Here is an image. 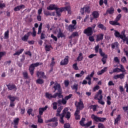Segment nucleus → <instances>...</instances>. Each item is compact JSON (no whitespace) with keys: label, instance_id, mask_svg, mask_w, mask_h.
<instances>
[{"label":"nucleus","instance_id":"24","mask_svg":"<svg viewBox=\"0 0 128 128\" xmlns=\"http://www.w3.org/2000/svg\"><path fill=\"white\" fill-rule=\"evenodd\" d=\"M26 8V6L24 4L18 6H16L14 8V12H18L19 10H22V8Z\"/></svg>","mask_w":128,"mask_h":128},{"label":"nucleus","instance_id":"61","mask_svg":"<svg viewBox=\"0 0 128 128\" xmlns=\"http://www.w3.org/2000/svg\"><path fill=\"white\" fill-rule=\"evenodd\" d=\"M64 128H70V124L69 123H66L64 124Z\"/></svg>","mask_w":128,"mask_h":128},{"label":"nucleus","instance_id":"4","mask_svg":"<svg viewBox=\"0 0 128 128\" xmlns=\"http://www.w3.org/2000/svg\"><path fill=\"white\" fill-rule=\"evenodd\" d=\"M102 90H100L98 92L96 93V94L94 96V100H98L99 104H100L104 105V102L102 101Z\"/></svg>","mask_w":128,"mask_h":128},{"label":"nucleus","instance_id":"57","mask_svg":"<svg viewBox=\"0 0 128 128\" xmlns=\"http://www.w3.org/2000/svg\"><path fill=\"white\" fill-rule=\"evenodd\" d=\"M121 62H122L123 64H126V56H123V57L121 58Z\"/></svg>","mask_w":128,"mask_h":128},{"label":"nucleus","instance_id":"25","mask_svg":"<svg viewBox=\"0 0 128 128\" xmlns=\"http://www.w3.org/2000/svg\"><path fill=\"white\" fill-rule=\"evenodd\" d=\"M58 122V118L56 117H54L53 118H52L51 119L48 120L46 121V124H48V122Z\"/></svg>","mask_w":128,"mask_h":128},{"label":"nucleus","instance_id":"38","mask_svg":"<svg viewBox=\"0 0 128 128\" xmlns=\"http://www.w3.org/2000/svg\"><path fill=\"white\" fill-rule=\"evenodd\" d=\"M84 74V70H82L81 71L80 74H76L75 76L76 78H82V76Z\"/></svg>","mask_w":128,"mask_h":128},{"label":"nucleus","instance_id":"7","mask_svg":"<svg viewBox=\"0 0 128 128\" xmlns=\"http://www.w3.org/2000/svg\"><path fill=\"white\" fill-rule=\"evenodd\" d=\"M99 54L101 56H102L101 60L103 64H106V60H108V54H106L104 52H102V50L100 48L99 49Z\"/></svg>","mask_w":128,"mask_h":128},{"label":"nucleus","instance_id":"14","mask_svg":"<svg viewBox=\"0 0 128 128\" xmlns=\"http://www.w3.org/2000/svg\"><path fill=\"white\" fill-rule=\"evenodd\" d=\"M58 94H54L53 96L48 92H46L45 94V96L46 98H48V100H52V98H56Z\"/></svg>","mask_w":128,"mask_h":128},{"label":"nucleus","instance_id":"39","mask_svg":"<svg viewBox=\"0 0 128 128\" xmlns=\"http://www.w3.org/2000/svg\"><path fill=\"white\" fill-rule=\"evenodd\" d=\"M64 34L62 32V30H60L58 34V38H64Z\"/></svg>","mask_w":128,"mask_h":128},{"label":"nucleus","instance_id":"26","mask_svg":"<svg viewBox=\"0 0 128 128\" xmlns=\"http://www.w3.org/2000/svg\"><path fill=\"white\" fill-rule=\"evenodd\" d=\"M106 70H108V67H104L102 70L100 71H98L97 72V74L98 76H102V74H104V72H106Z\"/></svg>","mask_w":128,"mask_h":128},{"label":"nucleus","instance_id":"23","mask_svg":"<svg viewBox=\"0 0 128 128\" xmlns=\"http://www.w3.org/2000/svg\"><path fill=\"white\" fill-rule=\"evenodd\" d=\"M62 108H64V107L62 106H60L59 108H58L56 110V116H62V114H60V112H62Z\"/></svg>","mask_w":128,"mask_h":128},{"label":"nucleus","instance_id":"49","mask_svg":"<svg viewBox=\"0 0 128 128\" xmlns=\"http://www.w3.org/2000/svg\"><path fill=\"white\" fill-rule=\"evenodd\" d=\"M53 110H58V102H54L52 103Z\"/></svg>","mask_w":128,"mask_h":128},{"label":"nucleus","instance_id":"47","mask_svg":"<svg viewBox=\"0 0 128 128\" xmlns=\"http://www.w3.org/2000/svg\"><path fill=\"white\" fill-rule=\"evenodd\" d=\"M91 124H92V121L90 120L87 123L85 124V128H88L89 126H90Z\"/></svg>","mask_w":128,"mask_h":128},{"label":"nucleus","instance_id":"10","mask_svg":"<svg viewBox=\"0 0 128 128\" xmlns=\"http://www.w3.org/2000/svg\"><path fill=\"white\" fill-rule=\"evenodd\" d=\"M84 34L88 36H92V34H94L92 28L91 27L87 28L84 30Z\"/></svg>","mask_w":128,"mask_h":128},{"label":"nucleus","instance_id":"29","mask_svg":"<svg viewBox=\"0 0 128 128\" xmlns=\"http://www.w3.org/2000/svg\"><path fill=\"white\" fill-rule=\"evenodd\" d=\"M92 16L94 18H98L100 16V14L97 11H94Z\"/></svg>","mask_w":128,"mask_h":128},{"label":"nucleus","instance_id":"28","mask_svg":"<svg viewBox=\"0 0 128 128\" xmlns=\"http://www.w3.org/2000/svg\"><path fill=\"white\" fill-rule=\"evenodd\" d=\"M114 12V7H110L108 10H106V14H112Z\"/></svg>","mask_w":128,"mask_h":128},{"label":"nucleus","instance_id":"54","mask_svg":"<svg viewBox=\"0 0 128 128\" xmlns=\"http://www.w3.org/2000/svg\"><path fill=\"white\" fill-rule=\"evenodd\" d=\"M120 70H121V72H126V69H124V66H122V64H120Z\"/></svg>","mask_w":128,"mask_h":128},{"label":"nucleus","instance_id":"46","mask_svg":"<svg viewBox=\"0 0 128 128\" xmlns=\"http://www.w3.org/2000/svg\"><path fill=\"white\" fill-rule=\"evenodd\" d=\"M85 8V12L86 14H90V8L89 6H87L86 8Z\"/></svg>","mask_w":128,"mask_h":128},{"label":"nucleus","instance_id":"64","mask_svg":"<svg viewBox=\"0 0 128 128\" xmlns=\"http://www.w3.org/2000/svg\"><path fill=\"white\" fill-rule=\"evenodd\" d=\"M44 14L45 16H52V13L48 11H45L44 12Z\"/></svg>","mask_w":128,"mask_h":128},{"label":"nucleus","instance_id":"50","mask_svg":"<svg viewBox=\"0 0 128 128\" xmlns=\"http://www.w3.org/2000/svg\"><path fill=\"white\" fill-rule=\"evenodd\" d=\"M120 71H122V70L118 68L113 69V72H120Z\"/></svg>","mask_w":128,"mask_h":128},{"label":"nucleus","instance_id":"31","mask_svg":"<svg viewBox=\"0 0 128 128\" xmlns=\"http://www.w3.org/2000/svg\"><path fill=\"white\" fill-rule=\"evenodd\" d=\"M36 84H42L44 82V80L43 79H42L40 78H38L37 80H36Z\"/></svg>","mask_w":128,"mask_h":128},{"label":"nucleus","instance_id":"32","mask_svg":"<svg viewBox=\"0 0 128 128\" xmlns=\"http://www.w3.org/2000/svg\"><path fill=\"white\" fill-rule=\"evenodd\" d=\"M98 28H100V30H106V27L104 26V24H100L98 25Z\"/></svg>","mask_w":128,"mask_h":128},{"label":"nucleus","instance_id":"3","mask_svg":"<svg viewBox=\"0 0 128 128\" xmlns=\"http://www.w3.org/2000/svg\"><path fill=\"white\" fill-rule=\"evenodd\" d=\"M54 89L55 92L56 90H58V92L55 94H56V95L59 98H64V96H62V87L60 86V84L56 83L54 84Z\"/></svg>","mask_w":128,"mask_h":128},{"label":"nucleus","instance_id":"37","mask_svg":"<svg viewBox=\"0 0 128 128\" xmlns=\"http://www.w3.org/2000/svg\"><path fill=\"white\" fill-rule=\"evenodd\" d=\"M10 36V30H7L6 32H5L4 34V38L5 39L8 40Z\"/></svg>","mask_w":128,"mask_h":128},{"label":"nucleus","instance_id":"15","mask_svg":"<svg viewBox=\"0 0 128 128\" xmlns=\"http://www.w3.org/2000/svg\"><path fill=\"white\" fill-rule=\"evenodd\" d=\"M6 86L9 90H14L15 92H16V90H18L16 86L14 84H8Z\"/></svg>","mask_w":128,"mask_h":128},{"label":"nucleus","instance_id":"20","mask_svg":"<svg viewBox=\"0 0 128 128\" xmlns=\"http://www.w3.org/2000/svg\"><path fill=\"white\" fill-rule=\"evenodd\" d=\"M48 106H44V108H39V115L38 116H42L43 114H44V112L45 110H46L48 109Z\"/></svg>","mask_w":128,"mask_h":128},{"label":"nucleus","instance_id":"12","mask_svg":"<svg viewBox=\"0 0 128 128\" xmlns=\"http://www.w3.org/2000/svg\"><path fill=\"white\" fill-rule=\"evenodd\" d=\"M60 12H66V10L69 14H72L70 6L60 8Z\"/></svg>","mask_w":128,"mask_h":128},{"label":"nucleus","instance_id":"56","mask_svg":"<svg viewBox=\"0 0 128 128\" xmlns=\"http://www.w3.org/2000/svg\"><path fill=\"white\" fill-rule=\"evenodd\" d=\"M72 94H70L68 96H67L64 97L65 100H68L72 98Z\"/></svg>","mask_w":128,"mask_h":128},{"label":"nucleus","instance_id":"27","mask_svg":"<svg viewBox=\"0 0 128 128\" xmlns=\"http://www.w3.org/2000/svg\"><path fill=\"white\" fill-rule=\"evenodd\" d=\"M120 120H122V116L120 114H118L114 120V124H118V122L120 121Z\"/></svg>","mask_w":128,"mask_h":128},{"label":"nucleus","instance_id":"60","mask_svg":"<svg viewBox=\"0 0 128 128\" xmlns=\"http://www.w3.org/2000/svg\"><path fill=\"white\" fill-rule=\"evenodd\" d=\"M84 7L80 8V12L81 14H82V16H83V14H84Z\"/></svg>","mask_w":128,"mask_h":128},{"label":"nucleus","instance_id":"62","mask_svg":"<svg viewBox=\"0 0 128 128\" xmlns=\"http://www.w3.org/2000/svg\"><path fill=\"white\" fill-rule=\"evenodd\" d=\"M98 48H100V45H97L94 48L95 52L98 53Z\"/></svg>","mask_w":128,"mask_h":128},{"label":"nucleus","instance_id":"42","mask_svg":"<svg viewBox=\"0 0 128 128\" xmlns=\"http://www.w3.org/2000/svg\"><path fill=\"white\" fill-rule=\"evenodd\" d=\"M86 80H88V84L89 86H90V84H92V78H90V76H88L86 78Z\"/></svg>","mask_w":128,"mask_h":128},{"label":"nucleus","instance_id":"1","mask_svg":"<svg viewBox=\"0 0 128 128\" xmlns=\"http://www.w3.org/2000/svg\"><path fill=\"white\" fill-rule=\"evenodd\" d=\"M91 118L92 120H93L94 122V124H96V122H100L98 125V128H106L102 122H104L106 120V118L98 117L94 114H92L91 116Z\"/></svg>","mask_w":128,"mask_h":128},{"label":"nucleus","instance_id":"43","mask_svg":"<svg viewBox=\"0 0 128 128\" xmlns=\"http://www.w3.org/2000/svg\"><path fill=\"white\" fill-rule=\"evenodd\" d=\"M58 122H56L55 123L53 124H48V126H52V128H56V126H58Z\"/></svg>","mask_w":128,"mask_h":128},{"label":"nucleus","instance_id":"2","mask_svg":"<svg viewBox=\"0 0 128 128\" xmlns=\"http://www.w3.org/2000/svg\"><path fill=\"white\" fill-rule=\"evenodd\" d=\"M114 35L115 36L116 38H121L124 43H125L126 42V44L128 45V38L126 37V35L125 30L122 31L121 34L120 33V32L116 30H115Z\"/></svg>","mask_w":128,"mask_h":128},{"label":"nucleus","instance_id":"22","mask_svg":"<svg viewBox=\"0 0 128 128\" xmlns=\"http://www.w3.org/2000/svg\"><path fill=\"white\" fill-rule=\"evenodd\" d=\"M30 36V32H28L27 34L22 38V40H23V42H28Z\"/></svg>","mask_w":128,"mask_h":128},{"label":"nucleus","instance_id":"21","mask_svg":"<svg viewBox=\"0 0 128 128\" xmlns=\"http://www.w3.org/2000/svg\"><path fill=\"white\" fill-rule=\"evenodd\" d=\"M104 34H100L96 35V42H100V40H104Z\"/></svg>","mask_w":128,"mask_h":128},{"label":"nucleus","instance_id":"13","mask_svg":"<svg viewBox=\"0 0 128 128\" xmlns=\"http://www.w3.org/2000/svg\"><path fill=\"white\" fill-rule=\"evenodd\" d=\"M66 112H68V108H64L62 110V113L60 116H58L60 118V122H61L62 124H64V118L65 116Z\"/></svg>","mask_w":128,"mask_h":128},{"label":"nucleus","instance_id":"52","mask_svg":"<svg viewBox=\"0 0 128 128\" xmlns=\"http://www.w3.org/2000/svg\"><path fill=\"white\" fill-rule=\"evenodd\" d=\"M63 11H60V9H58V10H56V16H62V14H60V12H62Z\"/></svg>","mask_w":128,"mask_h":128},{"label":"nucleus","instance_id":"33","mask_svg":"<svg viewBox=\"0 0 128 128\" xmlns=\"http://www.w3.org/2000/svg\"><path fill=\"white\" fill-rule=\"evenodd\" d=\"M84 122H86V118H82L81 120L80 121V124L82 126H85L86 124H84Z\"/></svg>","mask_w":128,"mask_h":128},{"label":"nucleus","instance_id":"6","mask_svg":"<svg viewBox=\"0 0 128 128\" xmlns=\"http://www.w3.org/2000/svg\"><path fill=\"white\" fill-rule=\"evenodd\" d=\"M122 18V14H118L116 17L114 21L110 20L109 24L112 26H120V24L118 22V21Z\"/></svg>","mask_w":128,"mask_h":128},{"label":"nucleus","instance_id":"48","mask_svg":"<svg viewBox=\"0 0 128 128\" xmlns=\"http://www.w3.org/2000/svg\"><path fill=\"white\" fill-rule=\"evenodd\" d=\"M18 122H20V118H15L14 120V124H18Z\"/></svg>","mask_w":128,"mask_h":128},{"label":"nucleus","instance_id":"58","mask_svg":"<svg viewBox=\"0 0 128 128\" xmlns=\"http://www.w3.org/2000/svg\"><path fill=\"white\" fill-rule=\"evenodd\" d=\"M72 36H73V38H76V36H78V32H74L72 34Z\"/></svg>","mask_w":128,"mask_h":128},{"label":"nucleus","instance_id":"34","mask_svg":"<svg viewBox=\"0 0 128 128\" xmlns=\"http://www.w3.org/2000/svg\"><path fill=\"white\" fill-rule=\"evenodd\" d=\"M82 58H84V56H82V53H80L76 58V60L78 62H82Z\"/></svg>","mask_w":128,"mask_h":128},{"label":"nucleus","instance_id":"9","mask_svg":"<svg viewBox=\"0 0 128 128\" xmlns=\"http://www.w3.org/2000/svg\"><path fill=\"white\" fill-rule=\"evenodd\" d=\"M75 106L76 108V110H80H80H82L84 109V102H82V101L81 100H80V102H75Z\"/></svg>","mask_w":128,"mask_h":128},{"label":"nucleus","instance_id":"17","mask_svg":"<svg viewBox=\"0 0 128 128\" xmlns=\"http://www.w3.org/2000/svg\"><path fill=\"white\" fill-rule=\"evenodd\" d=\"M47 10H60V8L56 7V5L54 4H52L47 8Z\"/></svg>","mask_w":128,"mask_h":128},{"label":"nucleus","instance_id":"55","mask_svg":"<svg viewBox=\"0 0 128 128\" xmlns=\"http://www.w3.org/2000/svg\"><path fill=\"white\" fill-rule=\"evenodd\" d=\"M73 68L75 70H78V64L76 63L74 64L72 66Z\"/></svg>","mask_w":128,"mask_h":128},{"label":"nucleus","instance_id":"59","mask_svg":"<svg viewBox=\"0 0 128 128\" xmlns=\"http://www.w3.org/2000/svg\"><path fill=\"white\" fill-rule=\"evenodd\" d=\"M118 75L119 78H120V80H122L124 78V73L120 74Z\"/></svg>","mask_w":128,"mask_h":128},{"label":"nucleus","instance_id":"5","mask_svg":"<svg viewBox=\"0 0 128 128\" xmlns=\"http://www.w3.org/2000/svg\"><path fill=\"white\" fill-rule=\"evenodd\" d=\"M42 65V62H38L36 63L32 64L29 66V71L30 72V74H31V76H34L35 68L38 66Z\"/></svg>","mask_w":128,"mask_h":128},{"label":"nucleus","instance_id":"51","mask_svg":"<svg viewBox=\"0 0 128 128\" xmlns=\"http://www.w3.org/2000/svg\"><path fill=\"white\" fill-rule=\"evenodd\" d=\"M65 118H68V120L70 118V112H66V115L65 116Z\"/></svg>","mask_w":128,"mask_h":128},{"label":"nucleus","instance_id":"53","mask_svg":"<svg viewBox=\"0 0 128 128\" xmlns=\"http://www.w3.org/2000/svg\"><path fill=\"white\" fill-rule=\"evenodd\" d=\"M64 84L65 86V88H68V86H70V81H68V80H65L64 81Z\"/></svg>","mask_w":128,"mask_h":128},{"label":"nucleus","instance_id":"30","mask_svg":"<svg viewBox=\"0 0 128 128\" xmlns=\"http://www.w3.org/2000/svg\"><path fill=\"white\" fill-rule=\"evenodd\" d=\"M22 76L24 80H28V78H30V76H28V73L27 72H23Z\"/></svg>","mask_w":128,"mask_h":128},{"label":"nucleus","instance_id":"44","mask_svg":"<svg viewBox=\"0 0 128 128\" xmlns=\"http://www.w3.org/2000/svg\"><path fill=\"white\" fill-rule=\"evenodd\" d=\"M50 48H52V45H46L45 46V50L46 52H50Z\"/></svg>","mask_w":128,"mask_h":128},{"label":"nucleus","instance_id":"41","mask_svg":"<svg viewBox=\"0 0 128 128\" xmlns=\"http://www.w3.org/2000/svg\"><path fill=\"white\" fill-rule=\"evenodd\" d=\"M111 46L113 50L114 48H118V42H114V43H112Z\"/></svg>","mask_w":128,"mask_h":128},{"label":"nucleus","instance_id":"36","mask_svg":"<svg viewBox=\"0 0 128 128\" xmlns=\"http://www.w3.org/2000/svg\"><path fill=\"white\" fill-rule=\"evenodd\" d=\"M24 48H21L18 51H17L16 52H15L13 56H20V54H22V52H24Z\"/></svg>","mask_w":128,"mask_h":128},{"label":"nucleus","instance_id":"16","mask_svg":"<svg viewBox=\"0 0 128 128\" xmlns=\"http://www.w3.org/2000/svg\"><path fill=\"white\" fill-rule=\"evenodd\" d=\"M38 78H46V76L44 74V72L38 71L36 72Z\"/></svg>","mask_w":128,"mask_h":128},{"label":"nucleus","instance_id":"63","mask_svg":"<svg viewBox=\"0 0 128 128\" xmlns=\"http://www.w3.org/2000/svg\"><path fill=\"white\" fill-rule=\"evenodd\" d=\"M114 61L115 62H116L117 64H120V59H118V57L114 58Z\"/></svg>","mask_w":128,"mask_h":128},{"label":"nucleus","instance_id":"40","mask_svg":"<svg viewBox=\"0 0 128 128\" xmlns=\"http://www.w3.org/2000/svg\"><path fill=\"white\" fill-rule=\"evenodd\" d=\"M37 118H38V122L39 124H43L44 123V120L42 118V116L38 115Z\"/></svg>","mask_w":128,"mask_h":128},{"label":"nucleus","instance_id":"18","mask_svg":"<svg viewBox=\"0 0 128 128\" xmlns=\"http://www.w3.org/2000/svg\"><path fill=\"white\" fill-rule=\"evenodd\" d=\"M68 64V56H66L64 60H62L60 62V66H66Z\"/></svg>","mask_w":128,"mask_h":128},{"label":"nucleus","instance_id":"45","mask_svg":"<svg viewBox=\"0 0 128 128\" xmlns=\"http://www.w3.org/2000/svg\"><path fill=\"white\" fill-rule=\"evenodd\" d=\"M89 108L90 110H92L93 112H96V105H91Z\"/></svg>","mask_w":128,"mask_h":128},{"label":"nucleus","instance_id":"11","mask_svg":"<svg viewBox=\"0 0 128 128\" xmlns=\"http://www.w3.org/2000/svg\"><path fill=\"white\" fill-rule=\"evenodd\" d=\"M8 98H9L10 100V106L14 108V102L16 101V97L10 95L8 96Z\"/></svg>","mask_w":128,"mask_h":128},{"label":"nucleus","instance_id":"35","mask_svg":"<svg viewBox=\"0 0 128 128\" xmlns=\"http://www.w3.org/2000/svg\"><path fill=\"white\" fill-rule=\"evenodd\" d=\"M72 90H74L76 92H78V84H74L73 86H71Z\"/></svg>","mask_w":128,"mask_h":128},{"label":"nucleus","instance_id":"8","mask_svg":"<svg viewBox=\"0 0 128 128\" xmlns=\"http://www.w3.org/2000/svg\"><path fill=\"white\" fill-rule=\"evenodd\" d=\"M72 24H70L68 26L67 28V30H68L70 32H74V30L76 28V20H72Z\"/></svg>","mask_w":128,"mask_h":128},{"label":"nucleus","instance_id":"19","mask_svg":"<svg viewBox=\"0 0 128 128\" xmlns=\"http://www.w3.org/2000/svg\"><path fill=\"white\" fill-rule=\"evenodd\" d=\"M80 110H76L74 116H75V120H80Z\"/></svg>","mask_w":128,"mask_h":128}]
</instances>
